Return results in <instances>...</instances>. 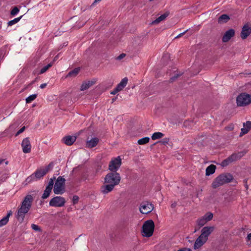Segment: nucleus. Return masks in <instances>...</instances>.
<instances>
[{"label": "nucleus", "instance_id": "49530a36", "mask_svg": "<svg viewBox=\"0 0 251 251\" xmlns=\"http://www.w3.org/2000/svg\"><path fill=\"white\" fill-rule=\"evenodd\" d=\"M118 92H119V90L118 89H117L116 87H115L113 90L111 92V94H112V95H115L116 94H117Z\"/></svg>", "mask_w": 251, "mask_h": 251}, {"label": "nucleus", "instance_id": "f3484780", "mask_svg": "<svg viewBox=\"0 0 251 251\" xmlns=\"http://www.w3.org/2000/svg\"><path fill=\"white\" fill-rule=\"evenodd\" d=\"M207 241L202 236L200 235L196 239L194 245V249L197 250L201 248Z\"/></svg>", "mask_w": 251, "mask_h": 251}, {"label": "nucleus", "instance_id": "e433bc0d", "mask_svg": "<svg viewBox=\"0 0 251 251\" xmlns=\"http://www.w3.org/2000/svg\"><path fill=\"white\" fill-rule=\"evenodd\" d=\"M19 12V9L17 7H14L11 11L10 14L11 15L14 16L18 13Z\"/></svg>", "mask_w": 251, "mask_h": 251}, {"label": "nucleus", "instance_id": "c9c22d12", "mask_svg": "<svg viewBox=\"0 0 251 251\" xmlns=\"http://www.w3.org/2000/svg\"><path fill=\"white\" fill-rule=\"evenodd\" d=\"M249 131L248 128L246 126H244L242 128H241V131L240 133L239 136L242 137L244 135L247 134Z\"/></svg>", "mask_w": 251, "mask_h": 251}, {"label": "nucleus", "instance_id": "c756f323", "mask_svg": "<svg viewBox=\"0 0 251 251\" xmlns=\"http://www.w3.org/2000/svg\"><path fill=\"white\" fill-rule=\"evenodd\" d=\"M23 15L22 16H20L19 17H18V18H15L13 20H11V21H9L8 23H7V25L8 26H11L13 25H15L16 24V23H17L18 22H19L20 21V20L22 19V18L23 17Z\"/></svg>", "mask_w": 251, "mask_h": 251}, {"label": "nucleus", "instance_id": "393cba45", "mask_svg": "<svg viewBox=\"0 0 251 251\" xmlns=\"http://www.w3.org/2000/svg\"><path fill=\"white\" fill-rule=\"evenodd\" d=\"M127 81L128 79L127 77L123 78L121 82L116 86V87L119 90V91H120L122 90L126 85Z\"/></svg>", "mask_w": 251, "mask_h": 251}, {"label": "nucleus", "instance_id": "cd10ccee", "mask_svg": "<svg viewBox=\"0 0 251 251\" xmlns=\"http://www.w3.org/2000/svg\"><path fill=\"white\" fill-rule=\"evenodd\" d=\"M79 71L80 69L79 68H76L69 72L66 77H75L78 74Z\"/></svg>", "mask_w": 251, "mask_h": 251}, {"label": "nucleus", "instance_id": "7ed1b4c3", "mask_svg": "<svg viewBox=\"0 0 251 251\" xmlns=\"http://www.w3.org/2000/svg\"><path fill=\"white\" fill-rule=\"evenodd\" d=\"M121 180V176L119 173L115 172H111L108 173L104 177V183H109L114 186L119 184Z\"/></svg>", "mask_w": 251, "mask_h": 251}, {"label": "nucleus", "instance_id": "2f4dec72", "mask_svg": "<svg viewBox=\"0 0 251 251\" xmlns=\"http://www.w3.org/2000/svg\"><path fill=\"white\" fill-rule=\"evenodd\" d=\"M37 97V94H32L30 95L27 98H26L25 101L27 103H29L31 102L33 100H34Z\"/></svg>", "mask_w": 251, "mask_h": 251}, {"label": "nucleus", "instance_id": "4d7b16f0", "mask_svg": "<svg viewBox=\"0 0 251 251\" xmlns=\"http://www.w3.org/2000/svg\"><path fill=\"white\" fill-rule=\"evenodd\" d=\"M5 164H7V161L5 162Z\"/></svg>", "mask_w": 251, "mask_h": 251}, {"label": "nucleus", "instance_id": "9b49d317", "mask_svg": "<svg viewBox=\"0 0 251 251\" xmlns=\"http://www.w3.org/2000/svg\"><path fill=\"white\" fill-rule=\"evenodd\" d=\"M213 215L211 212H207L202 217L197 220V224L198 226L201 227L203 226L207 222L212 220Z\"/></svg>", "mask_w": 251, "mask_h": 251}, {"label": "nucleus", "instance_id": "5701e85b", "mask_svg": "<svg viewBox=\"0 0 251 251\" xmlns=\"http://www.w3.org/2000/svg\"><path fill=\"white\" fill-rule=\"evenodd\" d=\"M95 81H88L83 82L81 86L80 90L84 91L89 89L95 84Z\"/></svg>", "mask_w": 251, "mask_h": 251}, {"label": "nucleus", "instance_id": "2eb2a0df", "mask_svg": "<svg viewBox=\"0 0 251 251\" xmlns=\"http://www.w3.org/2000/svg\"><path fill=\"white\" fill-rule=\"evenodd\" d=\"M235 32L234 29L231 28L227 30L224 34L222 38V41L226 43L229 41L231 38L234 36Z\"/></svg>", "mask_w": 251, "mask_h": 251}, {"label": "nucleus", "instance_id": "f257e3e1", "mask_svg": "<svg viewBox=\"0 0 251 251\" xmlns=\"http://www.w3.org/2000/svg\"><path fill=\"white\" fill-rule=\"evenodd\" d=\"M34 201L33 197L31 195H27L18 207L16 215V218L17 220L20 222H23L24 220L26 214L30 209L32 203Z\"/></svg>", "mask_w": 251, "mask_h": 251}, {"label": "nucleus", "instance_id": "9d476101", "mask_svg": "<svg viewBox=\"0 0 251 251\" xmlns=\"http://www.w3.org/2000/svg\"><path fill=\"white\" fill-rule=\"evenodd\" d=\"M153 205L149 201L141 202L140 206V211L144 214H147L151 212L153 209Z\"/></svg>", "mask_w": 251, "mask_h": 251}, {"label": "nucleus", "instance_id": "6e6d98bb", "mask_svg": "<svg viewBox=\"0 0 251 251\" xmlns=\"http://www.w3.org/2000/svg\"><path fill=\"white\" fill-rule=\"evenodd\" d=\"M154 0H149L150 1H153Z\"/></svg>", "mask_w": 251, "mask_h": 251}, {"label": "nucleus", "instance_id": "a19ab883", "mask_svg": "<svg viewBox=\"0 0 251 251\" xmlns=\"http://www.w3.org/2000/svg\"><path fill=\"white\" fill-rule=\"evenodd\" d=\"M243 126L247 127L249 130L251 129V122L247 121L246 123H244Z\"/></svg>", "mask_w": 251, "mask_h": 251}, {"label": "nucleus", "instance_id": "bb28decb", "mask_svg": "<svg viewBox=\"0 0 251 251\" xmlns=\"http://www.w3.org/2000/svg\"><path fill=\"white\" fill-rule=\"evenodd\" d=\"M230 19L229 16L227 14H223L221 15L218 19V22L220 24L227 23Z\"/></svg>", "mask_w": 251, "mask_h": 251}, {"label": "nucleus", "instance_id": "58836bf2", "mask_svg": "<svg viewBox=\"0 0 251 251\" xmlns=\"http://www.w3.org/2000/svg\"><path fill=\"white\" fill-rule=\"evenodd\" d=\"M169 142V139L168 138H165L162 139L161 141H159V143H161V144L163 145H166L168 144Z\"/></svg>", "mask_w": 251, "mask_h": 251}, {"label": "nucleus", "instance_id": "f8f14e48", "mask_svg": "<svg viewBox=\"0 0 251 251\" xmlns=\"http://www.w3.org/2000/svg\"><path fill=\"white\" fill-rule=\"evenodd\" d=\"M56 177L53 176L51 178L49 181L48 185L46 186L45 190H44V193L42 196L43 199H46L48 198L53 188L54 181L55 180Z\"/></svg>", "mask_w": 251, "mask_h": 251}, {"label": "nucleus", "instance_id": "c03bdc74", "mask_svg": "<svg viewBox=\"0 0 251 251\" xmlns=\"http://www.w3.org/2000/svg\"><path fill=\"white\" fill-rule=\"evenodd\" d=\"M188 30V29H187L185 31L179 34L177 36H176L175 38H180V37L182 36L185 33H186L187 32V31Z\"/></svg>", "mask_w": 251, "mask_h": 251}, {"label": "nucleus", "instance_id": "b1692460", "mask_svg": "<svg viewBox=\"0 0 251 251\" xmlns=\"http://www.w3.org/2000/svg\"><path fill=\"white\" fill-rule=\"evenodd\" d=\"M216 166L214 165L211 164L208 166L205 170V175L206 176H209L213 174L216 170Z\"/></svg>", "mask_w": 251, "mask_h": 251}, {"label": "nucleus", "instance_id": "3c124183", "mask_svg": "<svg viewBox=\"0 0 251 251\" xmlns=\"http://www.w3.org/2000/svg\"><path fill=\"white\" fill-rule=\"evenodd\" d=\"M100 1H101V0H95L94 2L92 4L91 6H94L95 4L96 3L99 2Z\"/></svg>", "mask_w": 251, "mask_h": 251}, {"label": "nucleus", "instance_id": "37998d69", "mask_svg": "<svg viewBox=\"0 0 251 251\" xmlns=\"http://www.w3.org/2000/svg\"><path fill=\"white\" fill-rule=\"evenodd\" d=\"M25 127L23 126L22 127L16 134V135L17 136L18 135L22 133L25 130Z\"/></svg>", "mask_w": 251, "mask_h": 251}, {"label": "nucleus", "instance_id": "de8ad7c7", "mask_svg": "<svg viewBox=\"0 0 251 251\" xmlns=\"http://www.w3.org/2000/svg\"><path fill=\"white\" fill-rule=\"evenodd\" d=\"M247 241H251L250 245H251V233L248 234V236L247 237Z\"/></svg>", "mask_w": 251, "mask_h": 251}, {"label": "nucleus", "instance_id": "4c0bfd02", "mask_svg": "<svg viewBox=\"0 0 251 251\" xmlns=\"http://www.w3.org/2000/svg\"><path fill=\"white\" fill-rule=\"evenodd\" d=\"M31 227L33 230L36 231L40 232L42 230L41 228L38 225L34 224L31 225Z\"/></svg>", "mask_w": 251, "mask_h": 251}, {"label": "nucleus", "instance_id": "f03ea898", "mask_svg": "<svg viewBox=\"0 0 251 251\" xmlns=\"http://www.w3.org/2000/svg\"><path fill=\"white\" fill-rule=\"evenodd\" d=\"M233 179L232 176L229 173L222 174L216 177L212 183L213 188H216L225 183L231 182Z\"/></svg>", "mask_w": 251, "mask_h": 251}, {"label": "nucleus", "instance_id": "412c9836", "mask_svg": "<svg viewBox=\"0 0 251 251\" xmlns=\"http://www.w3.org/2000/svg\"><path fill=\"white\" fill-rule=\"evenodd\" d=\"M114 186L109 183H106V184L101 186V191L104 194H106L111 192L114 188Z\"/></svg>", "mask_w": 251, "mask_h": 251}, {"label": "nucleus", "instance_id": "13d9d810", "mask_svg": "<svg viewBox=\"0 0 251 251\" xmlns=\"http://www.w3.org/2000/svg\"><path fill=\"white\" fill-rule=\"evenodd\" d=\"M197 231V229H195L194 232H196Z\"/></svg>", "mask_w": 251, "mask_h": 251}, {"label": "nucleus", "instance_id": "79ce46f5", "mask_svg": "<svg viewBox=\"0 0 251 251\" xmlns=\"http://www.w3.org/2000/svg\"><path fill=\"white\" fill-rule=\"evenodd\" d=\"M53 166L52 163H50L45 169H43V170H47V173L49 171L50 168H52Z\"/></svg>", "mask_w": 251, "mask_h": 251}, {"label": "nucleus", "instance_id": "20e7f679", "mask_svg": "<svg viewBox=\"0 0 251 251\" xmlns=\"http://www.w3.org/2000/svg\"><path fill=\"white\" fill-rule=\"evenodd\" d=\"M247 152V151L244 150L243 151L238 152V153H234L230 155L226 159L224 160L221 164L223 167H225L228 165L231 162L240 159L242 157L244 156Z\"/></svg>", "mask_w": 251, "mask_h": 251}, {"label": "nucleus", "instance_id": "f704fd0d", "mask_svg": "<svg viewBox=\"0 0 251 251\" xmlns=\"http://www.w3.org/2000/svg\"><path fill=\"white\" fill-rule=\"evenodd\" d=\"M36 181V180H35L34 176H33V175L32 174L31 175H30V176H29L28 177H27L26 178V179L25 180V182L26 183V184L31 182L32 181Z\"/></svg>", "mask_w": 251, "mask_h": 251}, {"label": "nucleus", "instance_id": "ddd939ff", "mask_svg": "<svg viewBox=\"0 0 251 251\" xmlns=\"http://www.w3.org/2000/svg\"><path fill=\"white\" fill-rule=\"evenodd\" d=\"M23 151L25 153H29L31 150V145L30 142L29 138H24L21 144Z\"/></svg>", "mask_w": 251, "mask_h": 251}, {"label": "nucleus", "instance_id": "603ef678", "mask_svg": "<svg viewBox=\"0 0 251 251\" xmlns=\"http://www.w3.org/2000/svg\"><path fill=\"white\" fill-rule=\"evenodd\" d=\"M176 203L174 202V203H172V204H171V207H172V208H174V207H175L176 206Z\"/></svg>", "mask_w": 251, "mask_h": 251}, {"label": "nucleus", "instance_id": "0eeeda50", "mask_svg": "<svg viewBox=\"0 0 251 251\" xmlns=\"http://www.w3.org/2000/svg\"><path fill=\"white\" fill-rule=\"evenodd\" d=\"M143 232L144 236L150 237L153 234L154 229V223L152 220H149L145 222L143 227Z\"/></svg>", "mask_w": 251, "mask_h": 251}, {"label": "nucleus", "instance_id": "aec40b11", "mask_svg": "<svg viewBox=\"0 0 251 251\" xmlns=\"http://www.w3.org/2000/svg\"><path fill=\"white\" fill-rule=\"evenodd\" d=\"M99 139L97 137H94L90 140H87L86 143V147L93 148L95 147L98 144Z\"/></svg>", "mask_w": 251, "mask_h": 251}, {"label": "nucleus", "instance_id": "dca6fc26", "mask_svg": "<svg viewBox=\"0 0 251 251\" xmlns=\"http://www.w3.org/2000/svg\"><path fill=\"white\" fill-rule=\"evenodd\" d=\"M251 33V28L247 25H245L243 27L241 32V37L242 39H246Z\"/></svg>", "mask_w": 251, "mask_h": 251}, {"label": "nucleus", "instance_id": "09e8293b", "mask_svg": "<svg viewBox=\"0 0 251 251\" xmlns=\"http://www.w3.org/2000/svg\"><path fill=\"white\" fill-rule=\"evenodd\" d=\"M177 251H192L191 249L188 248H184L178 250Z\"/></svg>", "mask_w": 251, "mask_h": 251}, {"label": "nucleus", "instance_id": "4468645a", "mask_svg": "<svg viewBox=\"0 0 251 251\" xmlns=\"http://www.w3.org/2000/svg\"><path fill=\"white\" fill-rule=\"evenodd\" d=\"M214 229L213 226H204L202 228L200 235L207 241L208 236L213 232Z\"/></svg>", "mask_w": 251, "mask_h": 251}, {"label": "nucleus", "instance_id": "ea45409f", "mask_svg": "<svg viewBox=\"0 0 251 251\" xmlns=\"http://www.w3.org/2000/svg\"><path fill=\"white\" fill-rule=\"evenodd\" d=\"M79 200V197L75 195L73 197V203L74 205L76 204Z\"/></svg>", "mask_w": 251, "mask_h": 251}, {"label": "nucleus", "instance_id": "473e14b6", "mask_svg": "<svg viewBox=\"0 0 251 251\" xmlns=\"http://www.w3.org/2000/svg\"><path fill=\"white\" fill-rule=\"evenodd\" d=\"M183 74L182 73H180V72H177L176 74H175V75L173 76H172L171 77H170V82H174V81H175L179 76L182 75Z\"/></svg>", "mask_w": 251, "mask_h": 251}, {"label": "nucleus", "instance_id": "5fc2aeb1", "mask_svg": "<svg viewBox=\"0 0 251 251\" xmlns=\"http://www.w3.org/2000/svg\"><path fill=\"white\" fill-rule=\"evenodd\" d=\"M57 59V56H56L54 58V59Z\"/></svg>", "mask_w": 251, "mask_h": 251}, {"label": "nucleus", "instance_id": "4be33fe9", "mask_svg": "<svg viewBox=\"0 0 251 251\" xmlns=\"http://www.w3.org/2000/svg\"><path fill=\"white\" fill-rule=\"evenodd\" d=\"M12 214L11 210L7 212L6 216L4 217L0 220V227L5 225L9 221V217Z\"/></svg>", "mask_w": 251, "mask_h": 251}, {"label": "nucleus", "instance_id": "c85d7f7f", "mask_svg": "<svg viewBox=\"0 0 251 251\" xmlns=\"http://www.w3.org/2000/svg\"><path fill=\"white\" fill-rule=\"evenodd\" d=\"M164 136V134L160 132H154L151 136V139L155 140L161 138Z\"/></svg>", "mask_w": 251, "mask_h": 251}, {"label": "nucleus", "instance_id": "a878e982", "mask_svg": "<svg viewBox=\"0 0 251 251\" xmlns=\"http://www.w3.org/2000/svg\"><path fill=\"white\" fill-rule=\"evenodd\" d=\"M169 15V13L166 12L163 14H162L161 16L156 18L155 20L153 21L151 23L152 25H156L162 21L165 20Z\"/></svg>", "mask_w": 251, "mask_h": 251}, {"label": "nucleus", "instance_id": "a211bd4d", "mask_svg": "<svg viewBox=\"0 0 251 251\" xmlns=\"http://www.w3.org/2000/svg\"><path fill=\"white\" fill-rule=\"evenodd\" d=\"M76 139V136L68 135L63 138L62 141L66 145L71 146L75 141Z\"/></svg>", "mask_w": 251, "mask_h": 251}, {"label": "nucleus", "instance_id": "a18cd8bd", "mask_svg": "<svg viewBox=\"0 0 251 251\" xmlns=\"http://www.w3.org/2000/svg\"><path fill=\"white\" fill-rule=\"evenodd\" d=\"M126 56V54L125 53H122L120 55H119L117 57V60H121L122 59H123L125 56Z\"/></svg>", "mask_w": 251, "mask_h": 251}, {"label": "nucleus", "instance_id": "6ab92c4d", "mask_svg": "<svg viewBox=\"0 0 251 251\" xmlns=\"http://www.w3.org/2000/svg\"><path fill=\"white\" fill-rule=\"evenodd\" d=\"M47 173V170H43V169L37 170L33 174V176L36 180L40 179L43 177Z\"/></svg>", "mask_w": 251, "mask_h": 251}, {"label": "nucleus", "instance_id": "39448f33", "mask_svg": "<svg viewBox=\"0 0 251 251\" xmlns=\"http://www.w3.org/2000/svg\"><path fill=\"white\" fill-rule=\"evenodd\" d=\"M66 180L63 176H59L57 177L53 187V192L55 194H62L65 191V185Z\"/></svg>", "mask_w": 251, "mask_h": 251}, {"label": "nucleus", "instance_id": "bf43d9fd", "mask_svg": "<svg viewBox=\"0 0 251 251\" xmlns=\"http://www.w3.org/2000/svg\"><path fill=\"white\" fill-rule=\"evenodd\" d=\"M4 181V180H3V181H1V182H0V183L1 182H3V181Z\"/></svg>", "mask_w": 251, "mask_h": 251}, {"label": "nucleus", "instance_id": "8fccbe9b", "mask_svg": "<svg viewBox=\"0 0 251 251\" xmlns=\"http://www.w3.org/2000/svg\"><path fill=\"white\" fill-rule=\"evenodd\" d=\"M47 83H43V84H42L40 85V88H41V89H43L44 88H45L47 86Z\"/></svg>", "mask_w": 251, "mask_h": 251}, {"label": "nucleus", "instance_id": "864d4df0", "mask_svg": "<svg viewBox=\"0 0 251 251\" xmlns=\"http://www.w3.org/2000/svg\"><path fill=\"white\" fill-rule=\"evenodd\" d=\"M4 161H5L4 159H0V164H1L2 163V162H4Z\"/></svg>", "mask_w": 251, "mask_h": 251}, {"label": "nucleus", "instance_id": "423d86ee", "mask_svg": "<svg viewBox=\"0 0 251 251\" xmlns=\"http://www.w3.org/2000/svg\"><path fill=\"white\" fill-rule=\"evenodd\" d=\"M251 103V94L242 93L236 98V103L238 106H245Z\"/></svg>", "mask_w": 251, "mask_h": 251}, {"label": "nucleus", "instance_id": "6e6552de", "mask_svg": "<svg viewBox=\"0 0 251 251\" xmlns=\"http://www.w3.org/2000/svg\"><path fill=\"white\" fill-rule=\"evenodd\" d=\"M122 164V160L120 156H117L112 159L108 165V169L111 172H116L119 169Z\"/></svg>", "mask_w": 251, "mask_h": 251}, {"label": "nucleus", "instance_id": "1a4fd4ad", "mask_svg": "<svg viewBox=\"0 0 251 251\" xmlns=\"http://www.w3.org/2000/svg\"><path fill=\"white\" fill-rule=\"evenodd\" d=\"M65 202V199L63 197L56 196L50 200L49 205L52 207H62L64 205Z\"/></svg>", "mask_w": 251, "mask_h": 251}, {"label": "nucleus", "instance_id": "7c9ffc66", "mask_svg": "<svg viewBox=\"0 0 251 251\" xmlns=\"http://www.w3.org/2000/svg\"><path fill=\"white\" fill-rule=\"evenodd\" d=\"M150 138L149 137H145L139 139L138 141V143L139 145H144L148 143L150 141Z\"/></svg>", "mask_w": 251, "mask_h": 251}, {"label": "nucleus", "instance_id": "72a5a7b5", "mask_svg": "<svg viewBox=\"0 0 251 251\" xmlns=\"http://www.w3.org/2000/svg\"><path fill=\"white\" fill-rule=\"evenodd\" d=\"M52 66L51 63H49L47 65L43 67L40 71L39 74H42L45 73L50 67Z\"/></svg>", "mask_w": 251, "mask_h": 251}]
</instances>
